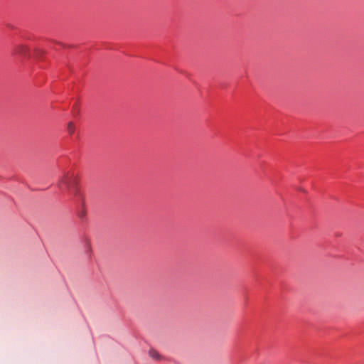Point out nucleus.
<instances>
[{
	"instance_id": "1",
	"label": "nucleus",
	"mask_w": 364,
	"mask_h": 364,
	"mask_svg": "<svg viewBox=\"0 0 364 364\" xmlns=\"http://www.w3.org/2000/svg\"><path fill=\"white\" fill-rule=\"evenodd\" d=\"M58 186L61 189H67L72 192L74 195L77 196L78 193L77 187L76 185V179L73 176L68 173L65 174L60 181Z\"/></svg>"
},
{
	"instance_id": "2",
	"label": "nucleus",
	"mask_w": 364,
	"mask_h": 364,
	"mask_svg": "<svg viewBox=\"0 0 364 364\" xmlns=\"http://www.w3.org/2000/svg\"><path fill=\"white\" fill-rule=\"evenodd\" d=\"M28 53V48L24 45H18L14 50V55L26 57Z\"/></svg>"
},
{
	"instance_id": "3",
	"label": "nucleus",
	"mask_w": 364,
	"mask_h": 364,
	"mask_svg": "<svg viewBox=\"0 0 364 364\" xmlns=\"http://www.w3.org/2000/svg\"><path fill=\"white\" fill-rule=\"evenodd\" d=\"M149 355H150L152 358L156 359V360L159 359V357H160V356H159V353H158V352H156V350H151L149 351Z\"/></svg>"
},
{
	"instance_id": "4",
	"label": "nucleus",
	"mask_w": 364,
	"mask_h": 364,
	"mask_svg": "<svg viewBox=\"0 0 364 364\" xmlns=\"http://www.w3.org/2000/svg\"><path fill=\"white\" fill-rule=\"evenodd\" d=\"M75 131V126L73 122H69L68 124V132L70 134H73Z\"/></svg>"
},
{
	"instance_id": "5",
	"label": "nucleus",
	"mask_w": 364,
	"mask_h": 364,
	"mask_svg": "<svg viewBox=\"0 0 364 364\" xmlns=\"http://www.w3.org/2000/svg\"><path fill=\"white\" fill-rule=\"evenodd\" d=\"M86 214V210L85 209H82L78 213V217L80 218V220H83L85 219Z\"/></svg>"
},
{
	"instance_id": "6",
	"label": "nucleus",
	"mask_w": 364,
	"mask_h": 364,
	"mask_svg": "<svg viewBox=\"0 0 364 364\" xmlns=\"http://www.w3.org/2000/svg\"><path fill=\"white\" fill-rule=\"evenodd\" d=\"M87 250H88V251H90V244H87Z\"/></svg>"
}]
</instances>
